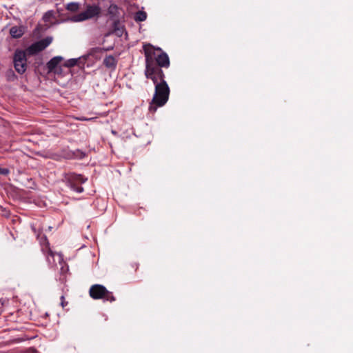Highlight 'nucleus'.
I'll use <instances>...</instances> for the list:
<instances>
[{
    "label": "nucleus",
    "mask_w": 353,
    "mask_h": 353,
    "mask_svg": "<svg viewBox=\"0 0 353 353\" xmlns=\"http://www.w3.org/2000/svg\"><path fill=\"white\" fill-rule=\"evenodd\" d=\"M112 8H113V9H117V6L116 5L111 6L110 7V9H112Z\"/></svg>",
    "instance_id": "obj_17"
},
{
    "label": "nucleus",
    "mask_w": 353,
    "mask_h": 353,
    "mask_svg": "<svg viewBox=\"0 0 353 353\" xmlns=\"http://www.w3.org/2000/svg\"><path fill=\"white\" fill-rule=\"evenodd\" d=\"M145 58V75L155 85L154 94L150 103L148 110L154 114L157 108L163 106L169 99L170 88L165 81L162 68L170 66L168 55L160 48H154L148 43L143 46Z\"/></svg>",
    "instance_id": "obj_1"
},
{
    "label": "nucleus",
    "mask_w": 353,
    "mask_h": 353,
    "mask_svg": "<svg viewBox=\"0 0 353 353\" xmlns=\"http://www.w3.org/2000/svg\"><path fill=\"white\" fill-rule=\"evenodd\" d=\"M9 172L10 171L8 169L0 168V174L7 175L9 174Z\"/></svg>",
    "instance_id": "obj_15"
},
{
    "label": "nucleus",
    "mask_w": 353,
    "mask_h": 353,
    "mask_svg": "<svg viewBox=\"0 0 353 353\" xmlns=\"http://www.w3.org/2000/svg\"><path fill=\"white\" fill-rule=\"evenodd\" d=\"M85 61V58L83 60H81V58L70 59L65 62V66H66L68 68H71L74 65H78L80 68H82V67H83Z\"/></svg>",
    "instance_id": "obj_8"
},
{
    "label": "nucleus",
    "mask_w": 353,
    "mask_h": 353,
    "mask_svg": "<svg viewBox=\"0 0 353 353\" xmlns=\"http://www.w3.org/2000/svg\"><path fill=\"white\" fill-rule=\"evenodd\" d=\"M52 38L51 37H47L33 43L23 51L25 52L27 56H33L45 50L52 43Z\"/></svg>",
    "instance_id": "obj_5"
},
{
    "label": "nucleus",
    "mask_w": 353,
    "mask_h": 353,
    "mask_svg": "<svg viewBox=\"0 0 353 353\" xmlns=\"http://www.w3.org/2000/svg\"><path fill=\"white\" fill-rule=\"evenodd\" d=\"M62 59H63V58L61 57H54L52 59H51L47 63V68H48V72H57L56 69H57L58 65L62 61Z\"/></svg>",
    "instance_id": "obj_7"
},
{
    "label": "nucleus",
    "mask_w": 353,
    "mask_h": 353,
    "mask_svg": "<svg viewBox=\"0 0 353 353\" xmlns=\"http://www.w3.org/2000/svg\"><path fill=\"white\" fill-rule=\"evenodd\" d=\"M101 9L98 5L88 4L85 6V10L77 14L72 16L70 21L72 22L84 21L94 17H97L101 14Z\"/></svg>",
    "instance_id": "obj_2"
},
{
    "label": "nucleus",
    "mask_w": 353,
    "mask_h": 353,
    "mask_svg": "<svg viewBox=\"0 0 353 353\" xmlns=\"http://www.w3.org/2000/svg\"><path fill=\"white\" fill-rule=\"evenodd\" d=\"M80 8V4L77 2H70L65 5V9L70 12H75Z\"/></svg>",
    "instance_id": "obj_12"
},
{
    "label": "nucleus",
    "mask_w": 353,
    "mask_h": 353,
    "mask_svg": "<svg viewBox=\"0 0 353 353\" xmlns=\"http://www.w3.org/2000/svg\"><path fill=\"white\" fill-rule=\"evenodd\" d=\"M61 306H62L63 307H65V305L68 304V303H67V302H65V298H64V296H61Z\"/></svg>",
    "instance_id": "obj_16"
},
{
    "label": "nucleus",
    "mask_w": 353,
    "mask_h": 353,
    "mask_svg": "<svg viewBox=\"0 0 353 353\" xmlns=\"http://www.w3.org/2000/svg\"><path fill=\"white\" fill-rule=\"evenodd\" d=\"M65 179L72 190L77 193L83 192V188L81 185L87 181V179L83 176L75 173H69L65 175Z\"/></svg>",
    "instance_id": "obj_4"
},
{
    "label": "nucleus",
    "mask_w": 353,
    "mask_h": 353,
    "mask_svg": "<svg viewBox=\"0 0 353 353\" xmlns=\"http://www.w3.org/2000/svg\"><path fill=\"white\" fill-rule=\"evenodd\" d=\"M27 55L21 50H17L13 57L14 67L19 74H23L27 69Z\"/></svg>",
    "instance_id": "obj_6"
},
{
    "label": "nucleus",
    "mask_w": 353,
    "mask_h": 353,
    "mask_svg": "<svg viewBox=\"0 0 353 353\" xmlns=\"http://www.w3.org/2000/svg\"><path fill=\"white\" fill-rule=\"evenodd\" d=\"M89 294L93 299H103L110 303L115 301L112 292L108 291L105 286L100 284L92 285L89 290Z\"/></svg>",
    "instance_id": "obj_3"
},
{
    "label": "nucleus",
    "mask_w": 353,
    "mask_h": 353,
    "mask_svg": "<svg viewBox=\"0 0 353 353\" xmlns=\"http://www.w3.org/2000/svg\"><path fill=\"white\" fill-rule=\"evenodd\" d=\"M43 239H44L45 244L42 245L41 250L43 252V254L46 256L47 260L49 262H50V259H49V256H50L53 257L54 253L50 248L49 242L48 241L46 236H44Z\"/></svg>",
    "instance_id": "obj_10"
},
{
    "label": "nucleus",
    "mask_w": 353,
    "mask_h": 353,
    "mask_svg": "<svg viewBox=\"0 0 353 353\" xmlns=\"http://www.w3.org/2000/svg\"><path fill=\"white\" fill-rule=\"evenodd\" d=\"M10 34L13 38H20L23 34V31L21 28L17 26L12 27L10 30Z\"/></svg>",
    "instance_id": "obj_11"
},
{
    "label": "nucleus",
    "mask_w": 353,
    "mask_h": 353,
    "mask_svg": "<svg viewBox=\"0 0 353 353\" xmlns=\"http://www.w3.org/2000/svg\"><path fill=\"white\" fill-rule=\"evenodd\" d=\"M103 64L106 68L114 70L116 68L117 61L113 56L110 55L103 59Z\"/></svg>",
    "instance_id": "obj_9"
},
{
    "label": "nucleus",
    "mask_w": 353,
    "mask_h": 353,
    "mask_svg": "<svg viewBox=\"0 0 353 353\" xmlns=\"http://www.w3.org/2000/svg\"><path fill=\"white\" fill-rule=\"evenodd\" d=\"M53 11L52 10L46 12L43 17V20L45 22H50L51 19L53 17Z\"/></svg>",
    "instance_id": "obj_14"
},
{
    "label": "nucleus",
    "mask_w": 353,
    "mask_h": 353,
    "mask_svg": "<svg viewBox=\"0 0 353 353\" xmlns=\"http://www.w3.org/2000/svg\"><path fill=\"white\" fill-rule=\"evenodd\" d=\"M146 18H147V14L144 11L137 12L134 15V20L137 22L144 21L146 19Z\"/></svg>",
    "instance_id": "obj_13"
}]
</instances>
